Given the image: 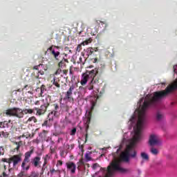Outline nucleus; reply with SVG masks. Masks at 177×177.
Wrapping results in <instances>:
<instances>
[{
    "instance_id": "obj_7",
    "label": "nucleus",
    "mask_w": 177,
    "mask_h": 177,
    "mask_svg": "<svg viewBox=\"0 0 177 177\" xmlns=\"http://www.w3.org/2000/svg\"><path fill=\"white\" fill-rule=\"evenodd\" d=\"M48 50H50V55H52V56L54 57V59L57 61V62H60V60H62V56H64V55H66V53H60V52L59 51H56L55 50V49H53V46H51Z\"/></svg>"
},
{
    "instance_id": "obj_52",
    "label": "nucleus",
    "mask_w": 177,
    "mask_h": 177,
    "mask_svg": "<svg viewBox=\"0 0 177 177\" xmlns=\"http://www.w3.org/2000/svg\"><path fill=\"white\" fill-rule=\"evenodd\" d=\"M55 169H53V170L51 171V172L53 173V172H55Z\"/></svg>"
},
{
    "instance_id": "obj_10",
    "label": "nucleus",
    "mask_w": 177,
    "mask_h": 177,
    "mask_svg": "<svg viewBox=\"0 0 177 177\" xmlns=\"http://www.w3.org/2000/svg\"><path fill=\"white\" fill-rule=\"evenodd\" d=\"M149 144L151 146H156L157 145H160V139L158 136L155 134H151L149 136Z\"/></svg>"
},
{
    "instance_id": "obj_39",
    "label": "nucleus",
    "mask_w": 177,
    "mask_h": 177,
    "mask_svg": "<svg viewBox=\"0 0 177 177\" xmlns=\"http://www.w3.org/2000/svg\"><path fill=\"white\" fill-rule=\"evenodd\" d=\"M77 63L78 64L82 63V64H85V62L82 61V57H80L79 58V60L77 61Z\"/></svg>"
},
{
    "instance_id": "obj_8",
    "label": "nucleus",
    "mask_w": 177,
    "mask_h": 177,
    "mask_svg": "<svg viewBox=\"0 0 177 177\" xmlns=\"http://www.w3.org/2000/svg\"><path fill=\"white\" fill-rule=\"evenodd\" d=\"M21 153L11 156L10 158H9V164H12V162L13 167H16L19 164V162H21Z\"/></svg>"
},
{
    "instance_id": "obj_28",
    "label": "nucleus",
    "mask_w": 177,
    "mask_h": 177,
    "mask_svg": "<svg viewBox=\"0 0 177 177\" xmlns=\"http://www.w3.org/2000/svg\"><path fill=\"white\" fill-rule=\"evenodd\" d=\"M91 42H92V39H88L86 40H85L84 41L82 42V45H83V46H85V45H89V44H91Z\"/></svg>"
},
{
    "instance_id": "obj_54",
    "label": "nucleus",
    "mask_w": 177,
    "mask_h": 177,
    "mask_svg": "<svg viewBox=\"0 0 177 177\" xmlns=\"http://www.w3.org/2000/svg\"><path fill=\"white\" fill-rule=\"evenodd\" d=\"M33 177H38V175H35Z\"/></svg>"
},
{
    "instance_id": "obj_32",
    "label": "nucleus",
    "mask_w": 177,
    "mask_h": 177,
    "mask_svg": "<svg viewBox=\"0 0 177 177\" xmlns=\"http://www.w3.org/2000/svg\"><path fill=\"white\" fill-rule=\"evenodd\" d=\"M77 133V128L74 127L71 131V136H74Z\"/></svg>"
},
{
    "instance_id": "obj_56",
    "label": "nucleus",
    "mask_w": 177,
    "mask_h": 177,
    "mask_svg": "<svg viewBox=\"0 0 177 177\" xmlns=\"http://www.w3.org/2000/svg\"><path fill=\"white\" fill-rule=\"evenodd\" d=\"M27 86H28V85H26L25 86H24V88H27Z\"/></svg>"
},
{
    "instance_id": "obj_57",
    "label": "nucleus",
    "mask_w": 177,
    "mask_h": 177,
    "mask_svg": "<svg viewBox=\"0 0 177 177\" xmlns=\"http://www.w3.org/2000/svg\"><path fill=\"white\" fill-rule=\"evenodd\" d=\"M26 137V136H24V134L22 136V138H25Z\"/></svg>"
},
{
    "instance_id": "obj_29",
    "label": "nucleus",
    "mask_w": 177,
    "mask_h": 177,
    "mask_svg": "<svg viewBox=\"0 0 177 177\" xmlns=\"http://www.w3.org/2000/svg\"><path fill=\"white\" fill-rule=\"evenodd\" d=\"M141 157L143 160H149V155L145 152L141 153Z\"/></svg>"
},
{
    "instance_id": "obj_42",
    "label": "nucleus",
    "mask_w": 177,
    "mask_h": 177,
    "mask_svg": "<svg viewBox=\"0 0 177 177\" xmlns=\"http://www.w3.org/2000/svg\"><path fill=\"white\" fill-rule=\"evenodd\" d=\"M1 161H3V162H8L9 164V158H2Z\"/></svg>"
},
{
    "instance_id": "obj_47",
    "label": "nucleus",
    "mask_w": 177,
    "mask_h": 177,
    "mask_svg": "<svg viewBox=\"0 0 177 177\" xmlns=\"http://www.w3.org/2000/svg\"><path fill=\"white\" fill-rule=\"evenodd\" d=\"M97 62V58L94 59V63H96Z\"/></svg>"
},
{
    "instance_id": "obj_59",
    "label": "nucleus",
    "mask_w": 177,
    "mask_h": 177,
    "mask_svg": "<svg viewBox=\"0 0 177 177\" xmlns=\"http://www.w3.org/2000/svg\"><path fill=\"white\" fill-rule=\"evenodd\" d=\"M10 171H12V169H9V171H10Z\"/></svg>"
},
{
    "instance_id": "obj_14",
    "label": "nucleus",
    "mask_w": 177,
    "mask_h": 177,
    "mask_svg": "<svg viewBox=\"0 0 177 177\" xmlns=\"http://www.w3.org/2000/svg\"><path fill=\"white\" fill-rule=\"evenodd\" d=\"M39 67H44V64H40L33 67V70L37 71L36 73L34 72V75L35 78H39V74H41V75H44V72L43 71L41 72V70H39Z\"/></svg>"
},
{
    "instance_id": "obj_43",
    "label": "nucleus",
    "mask_w": 177,
    "mask_h": 177,
    "mask_svg": "<svg viewBox=\"0 0 177 177\" xmlns=\"http://www.w3.org/2000/svg\"><path fill=\"white\" fill-rule=\"evenodd\" d=\"M95 106H96V102H93L92 103L91 110H93V109H95Z\"/></svg>"
},
{
    "instance_id": "obj_49",
    "label": "nucleus",
    "mask_w": 177,
    "mask_h": 177,
    "mask_svg": "<svg viewBox=\"0 0 177 177\" xmlns=\"http://www.w3.org/2000/svg\"><path fill=\"white\" fill-rule=\"evenodd\" d=\"M17 92H21V89H20V88L18 89V90H17Z\"/></svg>"
},
{
    "instance_id": "obj_5",
    "label": "nucleus",
    "mask_w": 177,
    "mask_h": 177,
    "mask_svg": "<svg viewBox=\"0 0 177 177\" xmlns=\"http://www.w3.org/2000/svg\"><path fill=\"white\" fill-rule=\"evenodd\" d=\"M6 114L9 115V117H16L17 118H24V117L23 109L17 107L6 110Z\"/></svg>"
},
{
    "instance_id": "obj_26",
    "label": "nucleus",
    "mask_w": 177,
    "mask_h": 177,
    "mask_svg": "<svg viewBox=\"0 0 177 177\" xmlns=\"http://www.w3.org/2000/svg\"><path fill=\"white\" fill-rule=\"evenodd\" d=\"M27 172L26 170H21V171L17 175V177H27Z\"/></svg>"
},
{
    "instance_id": "obj_30",
    "label": "nucleus",
    "mask_w": 177,
    "mask_h": 177,
    "mask_svg": "<svg viewBox=\"0 0 177 177\" xmlns=\"http://www.w3.org/2000/svg\"><path fill=\"white\" fill-rule=\"evenodd\" d=\"M100 23H101V24H104V26H105V27H106V22H104V21H100V20H95V24H96L97 26H100Z\"/></svg>"
},
{
    "instance_id": "obj_17",
    "label": "nucleus",
    "mask_w": 177,
    "mask_h": 177,
    "mask_svg": "<svg viewBox=\"0 0 177 177\" xmlns=\"http://www.w3.org/2000/svg\"><path fill=\"white\" fill-rule=\"evenodd\" d=\"M14 145L17 146V147L14 149V151H20V147L23 146V141L15 142Z\"/></svg>"
},
{
    "instance_id": "obj_16",
    "label": "nucleus",
    "mask_w": 177,
    "mask_h": 177,
    "mask_svg": "<svg viewBox=\"0 0 177 177\" xmlns=\"http://www.w3.org/2000/svg\"><path fill=\"white\" fill-rule=\"evenodd\" d=\"M97 48L89 47L86 50V55L91 56V55H95V52H97Z\"/></svg>"
},
{
    "instance_id": "obj_41",
    "label": "nucleus",
    "mask_w": 177,
    "mask_h": 177,
    "mask_svg": "<svg viewBox=\"0 0 177 177\" xmlns=\"http://www.w3.org/2000/svg\"><path fill=\"white\" fill-rule=\"evenodd\" d=\"M143 100H145V98L142 97L138 102V104H139L140 107L142 106V102H143Z\"/></svg>"
},
{
    "instance_id": "obj_36",
    "label": "nucleus",
    "mask_w": 177,
    "mask_h": 177,
    "mask_svg": "<svg viewBox=\"0 0 177 177\" xmlns=\"http://www.w3.org/2000/svg\"><path fill=\"white\" fill-rule=\"evenodd\" d=\"M50 153L51 154H55V153H56V149L53 148L52 147H50Z\"/></svg>"
},
{
    "instance_id": "obj_21",
    "label": "nucleus",
    "mask_w": 177,
    "mask_h": 177,
    "mask_svg": "<svg viewBox=\"0 0 177 177\" xmlns=\"http://www.w3.org/2000/svg\"><path fill=\"white\" fill-rule=\"evenodd\" d=\"M156 120L157 121H161L162 120H164V115L161 112L158 111L156 113Z\"/></svg>"
},
{
    "instance_id": "obj_38",
    "label": "nucleus",
    "mask_w": 177,
    "mask_h": 177,
    "mask_svg": "<svg viewBox=\"0 0 177 177\" xmlns=\"http://www.w3.org/2000/svg\"><path fill=\"white\" fill-rule=\"evenodd\" d=\"M66 146H67L68 149H70V147H71V150H73V149H74L75 145L74 144H71V145H68Z\"/></svg>"
},
{
    "instance_id": "obj_9",
    "label": "nucleus",
    "mask_w": 177,
    "mask_h": 177,
    "mask_svg": "<svg viewBox=\"0 0 177 177\" xmlns=\"http://www.w3.org/2000/svg\"><path fill=\"white\" fill-rule=\"evenodd\" d=\"M48 107H49V103H45L43 105H41L39 108L35 107L34 110L37 111L36 115H44V114L46 113Z\"/></svg>"
},
{
    "instance_id": "obj_46",
    "label": "nucleus",
    "mask_w": 177,
    "mask_h": 177,
    "mask_svg": "<svg viewBox=\"0 0 177 177\" xmlns=\"http://www.w3.org/2000/svg\"><path fill=\"white\" fill-rule=\"evenodd\" d=\"M35 104H39V101H36V102H35Z\"/></svg>"
},
{
    "instance_id": "obj_44",
    "label": "nucleus",
    "mask_w": 177,
    "mask_h": 177,
    "mask_svg": "<svg viewBox=\"0 0 177 177\" xmlns=\"http://www.w3.org/2000/svg\"><path fill=\"white\" fill-rule=\"evenodd\" d=\"M57 165H63V161H62V160H57Z\"/></svg>"
},
{
    "instance_id": "obj_20",
    "label": "nucleus",
    "mask_w": 177,
    "mask_h": 177,
    "mask_svg": "<svg viewBox=\"0 0 177 177\" xmlns=\"http://www.w3.org/2000/svg\"><path fill=\"white\" fill-rule=\"evenodd\" d=\"M49 131L46 130H43L41 133L39 134V138L41 139H45L48 136V133Z\"/></svg>"
},
{
    "instance_id": "obj_1",
    "label": "nucleus",
    "mask_w": 177,
    "mask_h": 177,
    "mask_svg": "<svg viewBox=\"0 0 177 177\" xmlns=\"http://www.w3.org/2000/svg\"><path fill=\"white\" fill-rule=\"evenodd\" d=\"M176 89L177 87H167L164 91L155 92L153 96H146L141 110L138 113V120L136 127L133 128L134 136L133 138L130 140L129 145H127L124 151L121 153L120 157V161L129 162V157H132V158L136 157V150H135V147H136V143L142 139V129L143 128L145 122H146V110H147L148 107L156 106L158 100H161V99L169 95L171 92L176 91Z\"/></svg>"
},
{
    "instance_id": "obj_51",
    "label": "nucleus",
    "mask_w": 177,
    "mask_h": 177,
    "mask_svg": "<svg viewBox=\"0 0 177 177\" xmlns=\"http://www.w3.org/2000/svg\"><path fill=\"white\" fill-rule=\"evenodd\" d=\"M60 140H62V138H59L58 139V142H60Z\"/></svg>"
},
{
    "instance_id": "obj_23",
    "label": "nucleus",
    "mask_w": 177,
    "mask_h": 177,
    "mask_svg": "<svg viewBox=\"0 0 177 177\" xmlns=\"http://www.w3.org/2000/svg\"><path fill=\"white\" fill-rule=\"evenodd\" d=\"M40 96L42 97L44 96V93H45V92H46V85H41L40 87Z\"/></svg>"
},
{
    "instance_id": "obj_37",
    "label": "nucleus",
    "mask_w": 177,
    "mask_h": 177,
    "mask_svg": "<svg viewBox=\"0 0 177 177\" xmlns=\"http://www.w3.org/2000/svg\"><path fill=\"white\" fill-rule=\"evenodd\" d=\"M85 158H86V161H91V156H89V153L85 154Z\"/></svg>"
},
{
    "instance_id": "obj_3",
    "label": "nucleus",
    "mask_w": 177,
    "mask_h": 177,
    "mask_svg": "<svg viewBox=\"0 0 177 177\" xmlns=\"http://www.w3.org/2000/svg\"><path fill=\"white\" fill-rule=\"evenodd\" d=\"M53 110L48 113V120L44 121L42 124V127H50L53 124V120L55 118L60 115V106L59 104L55 103L51 104Z\"/></svg>"
},
{
    "instance_id": "obj_60",
    "label": "nucleus",
    "mask_w": 177,
    "mask_h": 177,
    "mask_svg": "<svg viewBox=\"0 0 177 177\" xmlns=\"http://www.w3.org/2000/svg\"><path fill=\"white\" fill-rule=\"evenodd\" d=\"M31 136V135H29V137Z\"/></svg>"
},
{
    "instance_id": "obj_53",
    "label": "nucleus",
    "mask_w": 177,
    "mask_h": 177,
    "mask_svg": "<svg viewBox=\"0 0 177 177\" xmlns=\"http://www.w3.org/2000/svg\"><path fill=\"white\" fill-rule=\"evenodd\" d=\"M1 136H2V133H1V132H0V138H1Z\"/></svg>"
},
{
    "instance_id": "obj_25",
    "label": "nucleus",
    "mask_w": 177,
    "mask_h": 177,
    "mask_svg": "<svg viewBox=\"0 0 177 177\" xmlns=\"http://www.w3.org/2000/svg\"><path fill=\"white\" fill-rule=\"evenodd\" d=\"M67 154H68V150H62V151H60V156L63 158H64L66 157V156H67Z\"/></svg>"
},
{
    "instance_id": "obj_58",
    "label": "nucleus",
    "mask_w": 177,
    "mask_h": 177,
    "mask_svg": "<svg viewBox=\"0 0 177 177\" xmlns=\"http://www.w3.org/2000/svg\"><path fill=\"white\" fill-rule=\"evenodd\" d=\"M132 119H133V120H135V117L133 116Z\"/></svg>"
},
{
    "instance_id": "obj_24",
    "label": "nucleus",
    "mask_w": 177,
    "mask_h": 177,
    "mask_svg": "<svg viewBox=\"0 0 177 177\" xmlns=\"http://www.w3.org/2000/svg\"><path fill=\"white\" fill-rule=\"evenodd\" d=\"M31 121H33V122H37L38 120H37V118H35V116H32V117H30L27 121H26V124H28V122H31Z\"/></svg>"
},
{
    "instance_id": "obj_33",
    "label": "nucleus",
    "mask_w": 177,
    "mask_h": 177,
    "mask_svg": "<svg viewBox=\"0 0 177 177\" xmlns=\"http://www.w3.org/2000/svg\"><path fill=\"white\" fill-rule=\"evenodd\" d=\"M82 50V43L77 45L76 48L77 52H81Z\"/></svg>"
},
{
    "instance_id": "obj_45",
    "label": "nucleus",
    "mask_w": 177,
    "mask_h": 177,
    "mask_svg": "<svg viewBox=\"0 0 177 177\" xmlns=\"http://www.w3.org/2000/svg\"><path fill=\"white\" fill-rule=\"evenodd\" d=\"M79 162L81 165H84V161L82 160H80Z\"/></svg>"
},
{
    "instance_id": "obj_55",
    "label": "nucleus",
    "mask_w": 177,
    "mask_h": 177,
    "mask_svg": "<svg viewBox=\"0 0 177 177\" xmlns=\"http://www.w3.org/2000/svg\"><path fill=\"white\" fill-rule=\"evenodd\" d=\"M70 74H73V72L71 71H70Z\"/></svg>"
},
{
    "instance_id": "obj_4",
    "label": "nucleus",
    "mask_w": 177,
    "mask_h": 177,
    "mask_svg": "<svg viewBox=\"0 0 177 177\" xmlns=\"http://www.w3.org/2000/svg\"><path fill=\"white\" fill-rule=\"evenodd\" d=\"M34 153V149L32 148L30 151H28L25 153L24 158L22 161L21 167L22 168V171H28L30 169V162L31 160V155Z\"/></svg>"
},
{
    "instance_id": "obj_6",
    "label": "nucleus",
    "mask_w": 177,
    "mask_h": 177,
    "mask_svg": "<svg viewBox=\"0 0 177 177\" xmlns=\"http://www.w3.org/2000/svg\"><path fill=\"white\" fill-rule=\"evenodd\" d=\"M75 88H78V85H77V84H72L65 93V99H66V100L68 102H74V98L73 97V91H74Z\"/></svg>"
},
{
    "instance_id": "obj_15",
    "label": "nucleus",
    "mask_w": 177,
    "mask_h": 177,
    "mask_svg": "<svg viewBox=\"0 0 177 177\" xmlns=\"http://www.w3.org/2000/svg\"><path fill=\"white\" fill-rule=\"evenodd\" d=\"M32 165L35 166V167H39L41 164V157L35 156L31 159L30 161Z\"/></svg>"
},
{
    "instance_id": "obj_18",
    "label": "nucleus",
    "mask_w": 177,
    "mask_h": 177,
    "mask_svg": "<svg viewBox=\"0 0 177 177\" xmlns=\"http://www.w3.org/2000/svg\"><path fill=\"white\" fill-rule=\"evenodd\" d=\"M22 110H23V113H24V115H27V114H32L35 109H34V108H33V109L25 108Z\"/></svg>"
},
{
    "instance_id": "obj_22",
    "label": "nucleus",
    "mask_w": 177,
    "mask_h": 177,
    "mask_svg": "<svg viewBox=\"0 0 177 177\" xmlns=\"http://www.w3.org/2000/svg\"><path fill=\"white\" fill-rule=\"evenodd\" d=\"M43 160H44L43 167H45V165H46V164H48L49 162V160H50V156H49V154H46L44 157H43Z\"/></svg>"
},
{
    "instance_id": "obj_50",
    "label": "nucleus",
    "mask_w": 177,
    "mask_h": 177,
    "mask_svg": "<svg viewBox=\"0 0 177 177\" xmlns=\"http://www.w3.org/2000/svg\"><path fill=\"white\" fill-rule=\"evenodd\" d=\"M55 48H57V49H59V46H55Z\"/></svg>"
},
{
    "instance_id": "obj_35",
    "label": "nucleus",
    "mask_w": 177,
    "mask_h": 177,
    "mask_svg": "<svg viewBox=\"0 0 177 177\" xmlns=\"http://www.w3.org/2000/svg\"><path fill=\"white\" fill-rule=\"evenodd\" d=\"M1 135L3 138H8L9 137V133L8 132L2 131Z\"/></svg>"
},
{
    "instance_id": "obj_34",
    "label": "nucleus",
    "mask_w": 177,
    "mask_h": 177,
    "mask_svg": "<svg viewBox=\"0 0 177 177\" xmlns=\"http://www.w3.org/2000/svg\"><path fill=\"white\" fill-rule=\"evenodd\" d=\"M5 154V149L3 146L0 147V156H3Z\"/></svg>"
},
{
    "instance_id": "obj_48",
    "label": "nucleus",
    "mask_w": 177,
    "mask_h": 177,
    "mask_svg": "<svg viewBox=\"0 0 177 177\" xmlns=\"http://www.w3.org/2000/svg\"><path fill=\"white\" fill-rule=\"evenodd\" d=\"M87 68H93V66H90L87 67Z\"/></svg>"
},
{
    "instance_id": "obj_2",
    "label": "nucleus",
    "mask_w": 177,
    "mask_h": 177,
    "mask_svg": "<svg viewBox=\"0 0 177 177\" xmlns=\"http://www.w3.org/2000/svg\"><path fill=\"white\" fill-rule=\"evenodd\" d=\"M99 74V68H95L93 69H87L85 73H82L80 84L82 86H85L88 84L87 89L93 91L96 89L99 92V84L100 82V77L97 76Z\"/></svg>"
},
{
    "instance_id": "obj_12",
    "label": "nucleus",
    "mask_w": 177,
    "mask_h": 177,
    "mask_svg": "<svg viewBox=\"0 0 177 177\" xmlns=\"http://www.w3.org/2000/svg\"><path fill=\"white\" fill-rule=\"evenodd\" d=\"M92 118V112L89 111L88 116L86 118V124L87 125L86 130V135H85V143L88 142V128H89V124H91V120Z\"/></svg>"
},
{
    "instance_id": "obj_13",
    "label": "nucleus",
    "mask_w": 177,
    "mask_h": 177,
    "mask_svg": "<svg viewBox=\"0 0 177 177\" xmlns=\"http://www.w3.org/2000/svg\"><path fill=\"white\" fill-rule=\"evenodd\" d=\"M66 168L71 171V174H75V169H77V165L73 162H68L66 163Z\"/></svg>"
},
{
    "instance_id": "obj_27",
    "label": "nucleus",
    "mask_w": 177,
    "mask_h": 177,
    "mask_svg": "<svg viewBox=\"0 0 177 177\" xmlns=\"http://www.w3.org/2000/svg\"><path fill=\"white\" fill-rule=\"evenodd\" d=\"M150 151L153 156H157V154H158V150L154 147H151Z\"/></svg>"
},
{
    "instance_id": "obj_40",
    "label": "nucleus",
    "mask_w": 177,
    "mask_h": 177,
    "mask_svg": "<svg viewBox=\"0 0 177 177\" xmlns=\"http://www.w3.org/2000/svg\"><path fill=\"white\" fill-rule=\"evenodd\" d=\"M99 167V164L95 163L93 165V169H96Z\"/></svg>"
},
{
    "instance_id": "obj_11",
    "label": "nucleus",
    "mask_w": 177,
    "mask_h": 177,
    "mask_svg": "<svg viewBox=\"0 0 177 177\" xmlns=\"http://www.w3.org/2000/svg\"><path fill=\"white\" fill-rule=\"evenodd\" d=\"M67 54H64V55L62 57L59 62L58 63V67L59 68H63V67H66V63H68V59H67Z\"/></svg>"
},
{
    "instance_id": "obj_19",
    "label": "nucleus",
    "mask_w": 177,
    "mask_h": 177,
    "mask_svg": "<svg viewBox=\"0 0 177 177\" xmlns=\"http://www.w3.org/2000/svg\"><path fill=\"white\" fill-rule=\"evenodd\" d=\"M11 122V120L4 121L0 122V128H9V124Z\"/></svg>"
},
{
    "instance_id": "obj_31",
    "label": "nucleus",
    "mask_w": 177,
    "mask_h": 177,
    "mask_svg": "<svg viewBox=\"0 0 177 177\" xmlns=\"http://www.w3.org/2000/svg\"><path fill=\"white\" fill-rule=\"evenodd\" d=\"M53 81V84H54L55 86H56L57 88H60V84H59V82L56 81L55 78H54Z\"/></svg>"
}]
</instances>
